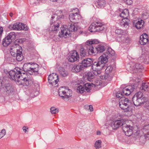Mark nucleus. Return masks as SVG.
<instances>
[{"label": "nucleus", "mask_w": 149, "mask_h": 149, "mask_svg": "<svg viewBox=\"0 0 149 149\" xmlns=\"http://www.w3.org/2000/svg\"><path fill=\"white\" fill-rule=\"evenodd\" d=\"M21 49L22 47L19 45L14 44L11 47L10 53L12 56H15V54L18 52V51Z\"/></svg>", "instance_id": "2eb2a0df"}, {"label": "nucleus", "mask_w": 149, "mask_h": 149, "mask_svg": "<svg viewBox=\"0 0 149 149\" xmlns=\"http://www.w3.org/2000/svg\"><path fill=\"white\" fill-rule=\"evenodd\" d=\"M124 95L123 94V93L118 92L116 94V96L117 98H122V97H123Z\"/></svg>", "instance_id": "c03bdc74"}, {"label": "nucleus", "mask_w": 149, "mask_h": 149, "mask_svg": "<svg viewBox=\"0 0 149 149\" xmlns=\"http://www.w3.org/2000/svg\"><path fill=\"white\" fill-rule=\"evenodd\" d=\"M74 18V17H73L72 18Z\"/></svg>", "instance_id": "052dcab7"}, {"label": "nucleus", "mask_w": 149, "mask_h": 149, "mask_svg": "<svg viewBox=\"0 0 149 149\" xmlns=\"http://www.w3.org/2000/svg\"><path fill=\"white\" fill-rule=\"evenodd\" d=\"M99 42V40L97 39L90 40L86 41V44L89 54H92L93 53H94L95 52L94 49L92 45L97 44Z\"/></svg>", "instance_id": "6e6552de"}, {"label": "nucleus", "mask_w": 149, "mask_h": 149, "mask_svg": "<svg viewBox=\"0 0 149 149\" xmlns=\"http://www.w3.org/2000/svg\"><path fill=\"white\" fill-rule=\"evenodd\" d=\"M122 93L124 95L126 96L129 95L131 93V91L130 90V88H124L122 91Z\"/></svg>", "instance_id": "4c0bfd02"}, {"label": "nucleus", "mask_w": 149, "mask_h": 149, "mask_svg": "<svg viewBox=\"0 0 149 149\" xmlns=\"http://www.w3.org/2000/svg\"><path fill=\"white\" fill-rule=\"evenodd\" d=\"M97 134L98 135L100 134V131L97 132Z\"/></svg>", "instance_id": "13d9d810"}, {"label": "nucleus", "mask_w": 149, "mask_h": 149, "mask_svg": "<svg viewBox=\"0 0 149 149\" xmlns=\"http://www.w3.org/2000/svg\"><path fill=\"white\" fill-rule=\"evenodd\" d=\"M50 112L52 114H55L59 111L58 109L54 107H52L50 109Z\"/></svg>", "instance_id": "a19ab883"}, {"label": "nucleus", "mask_w": 149, "mask_h": 149, "mask_svg": "<svg viewBox=\"0 0 149 149\" xmlns=\"http://www.w3.org/2000/svg\"><path fill=\"white\" fill-rule=\"evenodd\" d=\"M55 16H52L50 21V26L49 29L50 32L51 31L53 32L54 33H56L59 29L60 21L58 19L56 21H54V19Z\"/></svg>", "instance_id": "423d86ee"}, {"label": "nucleus", "mask_w": 149, "mask_h": 149, "mask_svg": "<svg viewBox=\"0 0 149 149\" xmlns=\"http://www.w3.org/2000/svg\"><path fill=\"white\" fill-rule=\"evenodd\" d=\"M130 70H132L134 72H141L143 69V66L139 63H133L132 65L130 67Z\"/></svg>", "instance_id": "ddd939ff"}, {"label": "nucleus", "mask_w": 149, "mask_h": 149, "mask_svg": "<svg viewBox=\"0 0 149 149\" xmlns=\"http://www.w3.org/2000/svg\"><path fill=\"white\" fill-rule=\"evenodd\" d=\"M122 129L123 132L126 136H129L132 134L133 127L130 125L124 123Z\"/></svg>", "instance_id": "9b49d317"}, {"label": "nucleus", "mask_w": 149, "mask_h": 149, "mask_svg": "<svg viewBox=\"0 0 149 149\" xmlns=\"http://www.w3.org/2000/svg\"><path fill=\"white\" fill-rule=\"evenodd\" d=\"M58 70L60 75L63 77H67L68 74L67 70L63 67H60Z\"/></svg>", "instance_id": "393cba45"}, {"label": "nucleus", "mask_w": 149, "mask_h": 149, "mask_svg": "<svg viewBox=\"0 0 149 149\" xmlns=\"http://www.w3.org/2000/svg\"><path fill=\"white\" fill-rule=\"evenodd\" d=\"M102 81H101L97 80L96 81V83L95 85V86H102Z\"/></svg>", "instance_id": "8fccbe9b"}, {"label": "nucleus", "mask_w": 149, "mask_h": 149, "mask_svg": "<svg viewBox=\"0 0 149 149\" xmlns=\"http://www.w3.org/2000/svg\"><path fill=\"white\" fill-rule=\"evenodd\" d=\"M113 68L111 66H108L105 70L106 74L104 77L103 79L107 81H110L112 78V77L110 76L109 74L112 71Z\"/></svg>", "instance_id": "dca6fc26"}, {"label": "nucleus", "mask_w": 149, "mask_h": 149, "mask_svg": "<svg viewBox=\"0 0 149 149\" xmlns=\"http://www.w3.org/2000/svg\"><path fill=\"white\" fill-rule=\"evenodd\" d=\"M133 97L138 99L145 98V97H143V93L140 91L136 93Z\"/></svg>", "instance_id": "e433bc0d"}, {"label": "nucleus", "mask_w": 149, "mask_h": 149, "mask_svg": "<svg viewBox=\"0 0 149 149\" xmlns=\"http://www.w3.org/2000/svg\"><path fill=\"white\" fill-rule=\"evenodd\" d=\"M50 1H52V2H55L56 1H57L58 0H50Z\"/></svg>", "instance_id": "6e6d98bb"}, {"label": "nucleus", "mask_w": 149, "mask_h": 149, "mask_svg": "<svg viewBox=\"0 0 149 149\" xmlns=\"http://www.w3.org/2000/svg\"><path fill=\"white\" fill-rule=\"evenodd\" d=\"M93 63L92 59L91 58H86L83 60L82 61L81 65L83 68L90 66Z\"/></svg>", "instance_id": "6ab92c4d"}, {"label": "nucleus", "mask_w": 149, "mask_h": 149, "mask_svg": "<svg viewBox=\"0 0 149 149\" xmlns=\"http://www.w3.org/2000/svg\"><path fill=\"white\" fill-rule=\"evenodd\" d=\"M6 130L3 129L0 132V139L3 137L6 134Z\"/></svg>", "instance_id": "a18cd8bd"}, {"label": "nucleus", "mask_w": 149, "mask_h": 149, "mask_svg": "<svg viewBox=\"0 0 149 149\" xmlns=\"http://www.w3.org/2000/svg\"><path fill=\"white\" fill-rule=\"evenodd\" d=\"M22 49L19 50L16 54H15V56H13L14 57H16V59L18 61H21L23 58V56L22 54Z\"/></svg>", "instance_id": "a878e982"}, {"label": "nucleus", "mask_w": 149, "mask_h": 149, "mask_svg": "<svg viewBox=\"0 0 149 149\" xmlns=\"http://www.w3.org/2000/svg\"><path fill=\"white\" fill-rule=\"evenodd\" d=\"M130 22V20L127 18H123L120 22V25L121 26L127 27Z\"/></svg>", "instance_id": "bb28decb"}, {"label": "nucleus", "mask_w": 149, "mask_h": 149, "mask_svg": "<svg viewBox=\"0 0 149 149\" xmlns=\"http://www.w3.org/2000/svg\"><path fill=\"white\" fill-rule=\"evenodd\" d=\"M19 68L11 70L9 72L10 77L12 80H14L19 85L28 86L29 85V80L26 77V75L23 73L22 74Z\"/></svg>", "instance_id": "f03ea898"}, {"label": "nucleus", "mask_w": 149, "mask_h": 149, "mask_svg": "<svg viewBox=\"0 0 149 149\" xmlns=\"http://www.w3.org/2000/svg\"><path fill=\"white\" fill-rule=\"evenodd\" d=\"M36 92H37L38 93V91H36L35 92V89H33L32 90V91L31 94H34V95L35 96H36V95L35 94V93H36Z\"/></svg>", "instance_id": "603ef678"}, {"label": "nucleus", "mask_w": 149, "mask_h": 149, "mask_svg": "<svg viewBox=\"0 0 149 149\" xmlns=\"http://www.w3.org/2000/svg\"><path fill=\"white\" fill-rule=\"evenodd\" d=\"M31 67V64L30 63H25L23 66L24 71H31V69H34L33 67Z\"/></svg>", "instance_id": "c85d7f7f"}, {"label": "nucleus", "mask_w": 149, "mask_h": 149, "mask_svg": "<svg viewBox=\"0 0 149 149\" xmlns=\"http://www.w3.org/2000/svg\"><path fill=\"white\" fill-rule=\"evenodd\" d=\"M132 101L135 106L137 107L140 106L139 99L133 97L132 98Z\"/></svg>", "instance_id": "ea45409f"}, {"label": "nucleus", "mask_w": 149, "mask_h": 149, "mask_svg": "<svg viewBox=\"0 0 149 149\" xmlns=\"http://www.w3.org/2000/svg\"><path fill=\"white\" fill-rule=\"evenodd\" d=\"M102 141L100 140L97 141L94 145L95 148L96 149H98L101 147Z\"/></svg>", "instance_id": "58836bf2"}, {"label": "nucleus", "mask_w": 149, "mask_h": 149, "mask_svg": "<svg viewBox=\"0 0 149 149\" xmlns=\"http://www.w3.org/2000/svg\"><path fill=\"white\" fill-rule=\"evenodd\" d=\"M105 0H98L97 6L99 8H102L105 6Z\"/></svg>", "instance_id": "f704fd0d"}, {"label": "nucleus", "mask_w": 149, "mask_h": 149, "mask_svg": "<svg viewBox=\"0 0 149 149\" xmlns=\"http://www.w3.org/2000/svg\"><path fill=\"white\" fill-rule=\"evenodd\" d=\"M3 88L5 92L8 94H10L13 92V88L10 83L6 84Z\"/></svg>", "instance_id": "4be33fe9"}, {"label": "nucleus", "mask_w": 149, "mask_h": 149, "mask_svg": "<svg viewBox=\"0 0 149 149\" xmlns=\"http://www.w3.org/2000/svg\"><path fill=\"white\" fill-rule=\"evenodd\" d=\"M125 2L128 5H131L132 2V0H125Z\"/></svg>", "instance_id": "3c124183"}, {"label": "nucleus", "mask_w": 149, "mask_h": 149, "mask_svg": "<svg viewBox=\"0 0 149 149\" xmlns=\"http://www.w3.org/2000/svg\"><path fill=\"white\" fill-rule=\"evenodd\" d=\"M82 65L81 64L74 65L72 68V71L76 72H80L83 68Z\"/></svg>", "instance_id": "5701e85b"}, {"label": "nucleus", "mask_w": 149, "mask_h": 149, "mask_svg": "<svg viewBox=\"0 0 149 149\" xmlns=\"http://www.w3.org/2000/svg\"><path fill=\"white\" fill-rule=\"evenodd\" d=\"M3 31V29L2 27L0 28V35L2 34Z\"/></svg>", "instance_id": "5fc2aeb1"}, {"label": "nucleus", "mask_w": 149, "mask_h": 149, "mask_svg": "<svg viewBox=\"0 0 149 149\" xmlns=\"http://www.w3.org/2000/svg\"><path fill=\"white\" fill-rule=\"evenodd\" d=\"M13 14L12 13H10V16L11 17H12L13 16Z\"/></svg>", "instance_id": "4d7b16f0"}, {"label": "nucleus", "mask_w": 149, "mask_h": 149, "mask_svg": "<svg viewBox=\"0 0 149 149\" xmlns=\"http://www.w3.org/2000/svg\"><path fill=\"white\" fill-rule=\"evenodd\" d=\"M140 88L143 92L145 91L147 92L148 94H147V95H149V86H148V83H143Z\"/></svg>", "instance_id": "b1692460"}, {"label": "nucleus", "mask_w": 149, "mask_h": 149, "mask_svg": "<svg viewBox=\"0 0 149 149\" xmlns=\"http://www.w3.org/2000/svg\"><path fill=\"white\" fill-rule=\"evenodd\" d=\"M105 49L104 46L101 44L97 45L95 47V49L97 51V53H101L103 52Z\"/></svg>", "instance_id": "7c9ffc66"}, {"label": "nucleus", "mask_w": 149, "mask_h": 149, "mask_svg": "<svg viewBox=\"0 0 149 149\" xmlns=\"http://www.w3.org/2000/svg\"><path fill=\"white\" fill-rule=\"evenodd\" d=\"M106 29L105 26L99 21L94 22L88 28L89 31L91 32H102Z\"/></svg>", "instance_id": "39448f33"}, {"label": "nucleus", "mask_w": 149, "mask_h": 149, "mask_svg": "<svg viewBox=\"0 0 149 149\" xmlns=\"http://www.w3.org/2000/svg\"><path fill=\"white\" fill-rule=\"evenodd\" d=\"M16 36V35L15 33L13 32H12L9 33L6 37L12 42L15 39Z\"/></svg>", "instance_id": "473e14b6"}, {"label": "nucleus", "mask_w": 149, "mask_h": 149, "mask_svg": "<svg viewBox=\"0 0 149 149\" xmlns=\"http://www.w3.org/2000/svg\"><path fill=\"white\" fill-rule=\"evenodd\" d=\"M115 33L118 35H121L123 37L127 34V32L125 30H123L121 29H116L115 31Z\"/></svg>", "instance_id": "c756f323"}, {"label": "nucleus", "mask_w": 149, "mask_h": 149, "mask_svg": "<svg viewBox=\"0 0 149 149\" xmlns=\"http://www.w3.org/2000/svg\"><path fill=\"white\" fill-rule=\"evenodd\" d=\"M148 41V36L146 33H144L140 36L139 42L141 45H146Z\"/></svg>", "instance_id": "a211bd4d"}, {"label": "nucleus", "mask_w": 149, "mask_h": 149, "mask_svg": "<svg viewBox=\"0 0 149 149\" xmlns=\"http://www.w3.org/2000/svg\"><path fill=\"white\" fill-rule=\"evenodd\" d=\"M129 15V11L128 9H124L120 13V16L124 18H127Z\"/></svg>", "instance_id": "2f4dec72"}, {"label": "nucleus", "mask_w": 149, "mask_h": 149, "mask_svg": "<svg viewBox=\"0 0 149 149\" xmlns=\"http://www.w3.org/2000/svg\"><path fill=\"white\" fill-rule=\"evenodd\" d=\"M123 120H116L113 121L111 123V126L113 130L117 129L120 126L124 124Z\"/></svg>", "instance_id": "4468645a"}, {"label": "nucleus", "mask_w": 149, "mask_h": 149, "mask_svg": "<svg viewBox=\"0 0 149 149\" xmlns=\"http://www.w3.org/2000/svg\"><path fill=\"white\" fill-rule=\"evenodd\" d=\"M80 54L81 56L83 57L86 55V50L83 48H81L80 49Z\"/></svg>", "instance_id": "79ce46f5"}, {"label": "nucleus", "mask_w": 149, "mask_h": 149, "mask_svg": "<svg viewBox=\"0 0 149 149\" xmlns=\"http://www.w3.org/2000/svg\"><path fill=\"white\" fill-rule=\"evenodd\" d=\"M49 83L54 87L58 86L57 83L59 81L58 76L56 73H52L49 75L48 77Z\"/></svg>", "instance_id": "1a4fd4ad"}, {"label": "nucleus", "mask_w": 149, "mask_h": 149, "mask_svg": "<svg viewBox=\"0 0 149 149\" xmlns=\"http://www.w3.org/2000/svg\"><path fill=\"white\" fill-rule=\"evenodd\" d=\"M22 130L25 133H27L29 131V128L27 126H24L22 127Z\"/></svg>", "instance_id": "de8ad7c7"}, {"label": "nucleus", "mask_w": 149, "mask_h": 149, "mask_svg": "<svg viewBox=\"0 0 149 149\" xmlns=\"http://www.w3.org/2000/svg\"><path fill=\"white\" fill-rule=\"evenodd\" d=\"M72 92L68 87H61L58 90V94L62 99L67 102L70 100L72 98Z\"/></svg>", "instance_id": "7ed1b4c3"}, {"label": "nucleus", "mask_w": 149, "mask_h": 149, "mask_svg": "<svg viewBox=\"0 0 149 149\" xmlns=\"http://www.w3.org/2000/svg\"><path fill=\"white\" fill-rule=\"evenodd\" d=\"M144 24V21L142 20H139L135 23V26L137 29H141L143 27Z\"/></svg>", "instance_id": "cd10ccee"}, {"label": "nucleus", "mask_w": 149, "mask_h": 149, "mask_svg": "<svg viewBox=\"0 0 149 149\" xmlns=\"http://www.w3.org/2000/svg\"><path fill=\"white\" fill-rule=\"evenodd\" d=\"M9 28L11 30H21L22 29V23H16L13 25H10L9 26Z\"/></svg>", "instance_id": "aec40b11"}, {"label": "nucleus", "mask_w": 149, "mask_h": 149, "mask_svg": "<svg viewBox=\"0 0 149 149\" xmlns=\"http://www.w3.org/2000/svg\"><path fill=\"white\" fill-rule=\"evenodd\" d=\"M28 29V28L26 25L22 23V29L25 31H27Z\"/></svg>", "instance_id": "09e8293b"}, {"label": "nucleus", "mask_w": 149, "mask_h": 149, "mask_svg": "<svg viewBox=\"0 0 149 149\" xmlns=\"http://www.w3.org/2000/svg\"><path fill=\"white\" fill-rule=\"evenodd\" d=\"M130 104V101L127 98L122 97L119 100V105L120 107L125 111H129V105Z\"/></svg>", "instance_id": "0eeeda50"}, {"label": "nucleus", "mask_w": 149, "mask_h": 149, "mask_svg": "<svg viewBox=\"0 0 149 149\" xmlns=\"http://www.w3.org/2000/svg\"><path fill=\"white\" fill-rule=\"evenodd\" d=\"M77 30V27L76 25L71 24L69 28V30L66 26H62L61 28V32H59V35L60 37L66 38L69 36L70 31L75 32Z\"/></svg>", "instance_id": "20e7f679"}, {"label": "nucleus", "mask_w": 149, "mask_h": 149, "mask_svg": "<svg viewBox=\"0 0 149 149\" xmlns=\"http://www.w3.org/2000/svg\"><path fill=\"white\" fill-rule=\"evenodd\" d=\"M140 106H141L146 103V100L145 98L139 99Z\"/></svg>", "instance_id": "37998d69"}, {"label": "nucleus", "mask_w": 149, "mask_h": 149, "mask_svg": "<svg viewBox=\"0 0 149 149\" xmlns=\"http://www.w3.org/2000/svg\"><path fill=\"white\" fill-rule=\"evenodd\" d=\"M92 69L93 70L92 71V74L91 72H88L87 74L86 75V77L87 78V79L88 81H92V79L95 77V75L97 76L98 74H99L100 73V70L101 69H99L98 70V72H98V74L97 75L95 74L94 72L95 71V70H93L92 69V66L91 67Z\"/></svg>", "instance_id": "412c9836"}, {"label": "nucleus", "mask_w": 149, "mask_h": 149, "mask_svg": "<svg viewBox=\"0 0 149 149\" xmlns=\"http://www.w3.org/2000/svg\"><path fill=\"white\" fill-rule=\"evenodd\" d=\"M148 127H149V125H148V126H146V128H148Z\"/></svg>", "instance_id": "bf43d9fd"}, {"label": "nucleus", "mask_w": 149, "mask_h": 149, "mask_svg": "<svg viewBox=\"0 0 149 149\" xmlns=\"http://www.w3.org/2000/svg\"><path fill=\"white\" fill-rule=\"evenodd\" d=\"M38 65L37 64H33V65L31 64V67H33L34 69H31V72H33L35 73H38Z\"/></svg>", "instance_id": "72a5a7b5"}, {"label": "nucleus", "mask_w": 149, "mask_h": 149, "mask_svg": "<svg viewBox=\"0 0 149 149\" xmlns=\"http://www.w3.org/2000/svg\"><path fill=\"white\" fill-rule=\"evenodd\" d=\"M12 42V41L9 40V39L7 37H6L3 40L2 44L3 46L6 47L8 45Z\"/></svg>", "instance_id": "c9c22d12"}, {"label": "nucleus", "mask_w": 149, "mask_h": 149, "mask_svg": "<svg viewBox=\"0 0 149 149\" xmlns=\"http://www.w3.org/2000/svg\"><path fill=\"white\" fill-rule=\"evenodd\" d=\"M114 54V51L111 48L109 47L106 52L99 57V61L93 63L92 67L93 70H95L94 73L95 74L97 75L98 74L99 72L98 70L103 69L105 63L107 62L108 58L113 56Z\"/></svg>", "instance_id": "f257e3e1"}, {"label": "nucleus", "mask_w": 149, "mask_h": 149, "mask_svg": "<svg viewBox=\"0 0 149 149\" xmlns=\"http://www.w3.org/2000/svg\"><path fill=\"white\" fill-rule=\"evenodd\" d=\"M89 109L90 110V111H93V107L91 105H90L89 106Z\"/></svg>", "instance_id": "864d4df0"}, {"label": "nucleus", "mask_w": 149, "mask_h": 149, "mask_svg": "<svg viewBox=\"0 0 149 149\" xmlns=\"http://www.w3.org/2000/svg\"><path fill=\"white\" fill-rule=\"evenodd\" d=\"M128 87L129 88H130V90L131 93L135 89L136 86L133 85L131 86H129Z\"/></svg>", "instance_id": "49530a36"}, {"label": "nucleus", "mask_w": 149, "mask_h": 149, "mask_svg": "<svg viewBox=\"0 0 149 149\" xmlns=\"http://www.w3.org/2000/svg\"><path fill=\"white\" fill-rule=\"evenodd\" d=\"M79 58V54L76 51H73L69 54L68 60L70 62H74L78 60Z\"/></svg>", "instance_id": "f8f14e48"}, {"label": "nucleus", "mask_w": 149, "mask_h": 149, "mask_svg": "<svg viewBox=\"0 0 149 149\" xmlns=\"http://www.w3.org/2000/svg\"><path fill=\"white\" fill-rule=\"evenodd\" d=\"M91 86L89 83H86L83 86L81 85L79 86L77 88V91L82 93L84 92H89L91 90Z\"/></svg>", "instance_id": "9d476101"}, {"label": "nucleus", "mask_w": 149, "mask_h": 149, "mask_svg": "<svg viewBox=\"0 0 149 149\" xmlns=\"http://www.w3.org/2000/svg\"><path fill=\"white\" fill-rule=\"evenodd\" d=\"M77 11L76 13H72L70 14L69 16V19L71 22H75V21H77L79 19V17L80 16L79 14L78 10L76 9Z\"/></svg>", "instance_id": "f3484780"}]
</instances>
